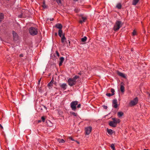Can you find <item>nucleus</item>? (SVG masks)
<instances>
[{"instance_id": "1", "label": "nucleus", "mask_w": 150, "mask_h": 150, "mask_svg": "<svg viewBox=\"0 0 150 150\" xmlns=\"http://www.w3.org/2000/svg\"><path fill=\"white\" fill-rule=\"evenodd\" d=\"M122 24L121 21H117L114 26V30L115 31H117L122 26Z\"/></svg>"}, {"instance_id": "2", "label": "nucleus", "mask_w": 150, "mask_h": 150, "mask_svg": "<svg viewBox=\"0 0 150 150\" xmlns=\"http://www.w3.org/2000/svg\"><path fill=\"white\" fill-rule=\"evenodd\" d=\"M30 34L33 36L37 35L38 32L37 29L33 27H31L29 30Z\"/></svg>"}, {"instance_id": "3", "label": "nucleus", "mask_w": 150, "mask_h": 150, "mask_svg": "<svg viewBox=\"0 0 150 150\" xmlns=\"http://www.w3.org/2000/svg\"><path fill=\"white\" fill-rule=\"evenodd\" d=\"M78 102L76 101H73L70 104L71 108L73 110L75 111L76 110V105H78Z\"/></svg>"}, {"instance_id": "4", "label": "nucleus", "mask_w": 150, "mask_h": 150, "mask_svg": "<svg viewBox=\"0 0 150 150\" xmlns=\"http://www.w3.org/2000/svg\"><path fill=\"white\" fill-rule=\"evenodd\" d=\"M138 98H135L133 100L130 101L129 103V105L130 106H132L136 105L138 103Z\"/></svg>"}, {"instance_id": "5", "label": "nucleus", "mask_w": 150, "mask_h": 150, "mask_svg": "<svg viewBox=\"0 0 150 150\" xmlns=\"http://www.w3.org/2000/svg\"><path fill=\"white\" fill-rule=\"evenodd\" d=\"M68 83L69 86H72L76 83V81L73 78H69L68 80Z\"/></svg>"}, {"instance_id": "6", "label": "nucleus", "mask_w": 150, "mask_h": 150, "mask_svg": "<svg viewBox=\"0 0 150 150\" xmlns=\"http://www.w3.org/2000/svg\"><path fill=\"white\" fill-rule=\"evenodd\" d=\"M92 127L91 126H89L85 128V132L86 135H88L91 132Z\"/></svg>"}, {"instance_id": "7", "label": "nucleus", "mask_w": 150, "mask_h": 150, "mask_svg": "<svg viewBox=\"0 0 150 150\" xmlns=\"http://www.w3.org/2000/svg\"><path fill=\"white\" fill-rule=\"evenodd\" d=\"M112 106L115 108H117L118 107L117 101L116 99H114L113 100Z\"/></svg>"}, {"instance_id": "8", "label": "nucleus", "mask_w": 150, "mask_h": 150, "mask_svg": "<svg viewBox=\"0 0 150 150\" xmlns=\"http://www.w3.org/2000/svg\"><path fill=\"white\" fill-rule=\"evenodd\" d=\"M13 39L14 40H16L18 39V34L14 31H13Z\"/></svg>"}, {"instance_id": "9", "label": "nucleus", "mask_w": 150, "mask_h": 150, "mask_svg": "<svg viewBox=\"0 0 150 150\" xmlns=\"http://www.w3.org/2000/svg\"><path fill=\"white\" fill-rule=\"evenodd\" d=\"M117 74L120 76L124 78H126V76L124 73H122L119 71H118L117 72Z\"/></svg>"}, {"instance_id": "10", "label": "nucleus", "mask_w": 150, "mask_h": 150, "mask_svg": "<svg viewBox=\"0 0 150 150\" xmlns=\"http://www.w3.org/2000/svg\"><path fill=\"white\" fill-rule=\"evenodd\" d=\"M112 119L115 123H116V125L117 123H119L120 122V120L118 118H112Z\"/></svg>"}, {"instance_id": "11", "label": "nucleus", "mask_w": 150, "mask_h": 150, "mask_svg": "<svg viewBox=\"0 0 150 150\" xmlns=\"http://www.w3.org/2000/svg\"><path fill=\"white\" fill-rule=\"evenodd\" d=\"M124 84L123 83H121L120 84V91L122 93H124L125 90H124Z\"/></svg>"}, {"instance_id": "12", "label": "nucleus", "mask_w": 150, "mask_h": 150, "mask_svg": "<svg viewBox=\"0 0 150 150\" xmlns=\"http://www.w3.org/2000/svg\"><path fill=\"white\" fill-rule=\"evenodd\" d=\"M109 125L110 126L113 127H115L117 126V125L116 124V123H115L113 121L110 122L109 123Z\"/></svg>"}, {"instance_id": "13", "label": "nucleus", "mask_w": 150, "mask_h": 150, "mask_svg": "<svg viewBox=\"0 0 150 150\" xmlns=\"http://www.w3.org/2000/svg\"><path fill=\"white\" fill-rule=\"evenodd\" d=\"M55 27L59 29V30H61L62 28V25L61 24L58 23L56 25Z\"/></svg>"}, {"instance_id": "14", "label": "nucleus", "mask_w": 150, "mask_h": 150, "mask_svg": "<svg viewBox=\"0 0 150 150\" xmlns=\"http://www.w3.org/2000/svg\"><path fill=\"white\" fill-rule=\"evenodd\" d=\"M86 19V17L82 16L81 17V19L80 20H79V22L80 23H82L83 22H85Z\"/></svg>"}, {"instance_id": "15", "label": "nucleus", "mask_w": 150, "mask_h": 150, "mask_svg": "<svg viewBox=\"0 0 150 150\" xmlns=\"http://www.w3.org/2000/svg\"><path fill=\"white\" fill-rule=\"evenodd\" d=\"M117 115L118 117L120 118L123 115L124 113L122 112H117Z\"/></svg>"}, {"instance_id": "16", "label": "nucleus", "mask_w": 150, "mask_h": 150, "mask_svg": "<svg viewBox=\"0 0 150 150\" xmlns=\"http://www.w3.org/2000/svg\"><path fill=\"white\" fill-rule=\"evenodd\" d=\"M67 84L66 83H63L61 85L60 87L64 90H65L66 88Z\"/></svg>"}, {"instance_id": "17", "label": "nucleus", "mask_w": 150, "mask_h": 150, "mask_svg": "<svg viewBox=\"0 0 150 150\" xmlns=\"http://www.w3.org/2000/svg\"><path fill=\"white\" fill-rule=\"evenodd\" d=\"M63 0H56V1L58 4L60 6L62 5V2L63 1Z\"/></svg>"}, {"instance_id": "18", "label": "nucleus", "mask_w": 150, "mask_h": 150, "mask_svg": "<svg viewBox=\"0 0 150 150\" xmlns=\"http://www.w3.org/2000/svg\"><path fill=\"white\" fill-rule=\"evenodd\" d=\"M4 18V15L2 13H0V23Z\"/></svg>"}, {"instance_id": "19", "label": "nucleus", "mask_w": 150, "mask_h": 150, "mask_svg": "<svg viewBox=\"0 0 150 150\" xmlns=\"http://www.w3.org/2000/svg\"><path fill=\"white\" fill-rule=\"evenodd\" d=\"M139 0H133L132 4L134 5H136L139 1Z\"/></svg>"}, {"instance_id": "20", "label": "nucleus", "mask_w": 150, "mask_h": 150, "mask_svg": "<svg viewBox=\"0 0 150 150\" xmlns=\"http://www.w3.org/2000/svg\"><path fill=\"white\" fill-rule=\"evenodd\" d=\"M66 40V38L64 35H63L62 37V38L61 41V42L64 43Z\"/></svg>"}, {"instance_id": "21", "label": "nucleus", "mask_w": 150, "mask_h": 150, "mask_svg": "<svg viewBox=\"0 0 150 150\" xmlns=\"http://www.w3.org/2000/svg\"><path fill=\"white\" fill-rule=\"evenodd\" d=\"M57 141L60 143H64L65 142V141L62 139H58Z\"/></svg>"}, {"instance_id": "22", "label": "nucleus", "mask_w": 150, "mask_h": 150, "mask_svg": "<svg viewBox=\"0 0 150 150\" xmlns=\"http://www.w3.org/2000/svg\"><path fill=\"white\" fill-rule=\"evenodd\" d=\"M107 132L110 134H112L113 133V130L111 129H108Z\"/></svg>"}, {"instance_id": "23", "label": "nucleus", "mask_w": 150, "mask_h": 150, "mask_svg": "<svg viewBox=\"0 0 150 150\" xmlns=\"http://www.w3.org/2000/svg\"><path fill=\"white\" fill-rule=\"evenodd\" d=\"M62 30H59L58 31V35L60 37H62Z\"/></svg>"}, {"instance_id": "24", "label": "nucleus", "mask_w": 150, "mask_h": 150, "mask_svg": "<svg viewBox=\"0 0 150 150\" xmlns=\"http://www.w3.org/2000/svg\"><path fill=\"white\" fill-rule=\"evenodd\" d=\"M116 7L118 9H120L121 8L122 6L120 4L118 3Z\"/></svg>"}, {"instance_id": "25", "label": "nucleus", "mask_w": 150, "mask_h": 150, "mask_svg": "<svg viewBox=\"0 0 150 150\" xmlns=\"http://www.w3.org/2000/svg\"><path fill=\"white\" fill-rule=\"evenodd\" d=\"M87 39V37L86 36H85L83 38H81V40L82 42H84Z\"/></svg>"}, {"instance_id": "26", "label": "nucleus", "mask_w": 150, "mask_h": 150, "mask_svg": "<svg viewBox=\"0 0 150 150\" xmlns=\"http://www.w3.org/2000/svg\"><path fill=\"white\" fill-rule=\"evenodd\" d=\"M110 147L113 150H115V145L114 144H112L110 146Z\"/></svg>"}, {"instance_id": "27", "label": "nucleus", "mask_w": 150, "mask_h": 150, "mask_svg": "<svg viewBox=\"0 0 150 150\" xmlns=\"http://www.w3.org/2000/svg\"><path fill=\"white\" fill-rule=\"evenodd\" d=\"M60 62L63 63L64 60V57H62L60 58Z\"/></svg>"}, {"instance_id": "28", "label": "nucleus", "mask_w": 150, "mask_h": 150, "mask_svg": "<svg viewBox=\"0 0 150 150\" xmlns=\"http://www.w3.org/2000/svg\"><path fill=\"white\" fill-rule=\"evenodd\" d=\"M106 95L108 96H111L113 95V94H111L110 93H107L106 94Z\"/></svg>"}, {"instance_id": "29", "label": "nucleus", "mask_w": 150, "mask_h": 150, "mask_svg": "<svg viewBox=\"0 0 150 150\" xmlns=\"http://www.w3.org/2000/svg\"><path fill=\"white\" fill-rule=\"evenodd\" d=\"M132 35L133 36L135 35H137L136 31L135 30H134L132 33Z\"/></svg>"}, {"instance_id": "30", "label": "nucleus", "mask_w": 150, "mask_h": 150, "mask_svg": "<svg viewBox=\"0 0 150 150\" xmlns=\"http://www.w3.org/2000/svg\"><path fill=\"white\" fill-rule=\"evenodd\" d=\"M79 78V76H75L73 79H74V80H76V79Z\"/></svg>"}, {"instance_id": "31", "label": "nucleus", "mask_w": 150, "mask_h": 150, "mask_svg": "<svg viewBox=\"0 0 150 150\" xmlns=\"http://www.w3.org/2000/svg\"><path fill=\"white\" fill-rule=\"evenodd\" d=\"M71 114L74 116H76L77 115V114L75 112H71Z\"/></svg>"}, {"instance_id": "32", "label": "nucleus", "mask_w": 150, "mask_h": 150, "mask_svg": "<svg viewBox=\"0 0 150 150\" xmlns=\"http://www.w3.org/2000/svg\"><path fill=\"white\" fill-rule=\"evenodd\" d=\"M111 92H112V94H113V95L114 94V92H115V90H114L112 88L111 90Z\"/></svg>"}, {"instance_id": "33", "label": "nucleus", "mask_w": 150, "mask_h": 150, "mask_svg": "<svg viewBox=\"0 0 150 150\" xmlns=\"http://www.w3.org/2000/svg\"><path fill=\"white\" fill-rule=\"evenodd\" d=\"M41 119H42V121L43 122H45V117L44 116H42L41 117Z\"/></svg>"}, {"instance_id": "34", "label": "nucleus", "mask_w": 150, "mask_h": 150, "mask_svg": "<svg viewBox=\"0 0 150 150\" xmlns=\"http://www.w3.org/2000/svg\"><path fill=\"white\" fill-rule=\"evenodd\" d=\"M52 85V83H51L50 82L48 84V86L49 87H51Z\"/></svg>"}, {"instance_id": "35", "label": "nucleus", "mask_w": 150, "mask_h": 150, "mask_svg": "<svg viewBox=\"0 0 150 150\" xmlns=\"http://www.w3.org/2000/svg\"><path fill=\"white\" fill-rule=\"evenodd\" d=\"M81 104H79L77 105V108H80L81 107Z\"/></svg>"}, {"instance_id": "36", "label": "nucleus", "mask_w": 150, "mask_h": 150, "mask_svg": "<svg viewBox=\"0 0 150 150\" xmlns=\"http://www.w3.org/2000/svg\"><path fill=\"white\" fill-rule=\"evenodd\" d=\"M53 81H54L53 78H52L51 81L50 82L51 83L53 84Z\"/></svg>"}, {"instance_id": "37", "label": "nucleus", "mask_w": 150, "mask_h": 150, "mask_svg": "<svg viewBox=\"0 0 150 150\" xmlns=\"http://www.w3.org/2000/svg\"><path fill=\"white\" fill-rule=\"evenodd\" d=\"M69 139H71V140L73 141L74 140L71 137H69Z\"/></svg>"}, {"instance_id": "38", "label": "nucleus", "mask_w": 150, "mask_h": 150, "mask_svg": "<svg viewBox=\"0 0 150 150\" xmlns=\"http://www.w3.org/2000/svg\"><path fill=\"white\" fill-rule=\"evenodd\" d=\"M56 54H57V55L58 57L59 56V53L57 51L56 52Z\"/></svg>"}, {"instance_id": "39", "label": "nucleus", "mask_w": 150, "mask_h": 150, "mask_svg": "<svg viewBox=\"0 0 150 150\" xmlns=\"http://www.w3.org/2000/svg\"><path fill=\"white\" fill-rule=\"evenodd\" d=\"M62 63H62V62H60L59 63V66H61L62 65Z\"/></svg>"}, {"instance_id": "40", "label": "nucleus", "mask_w": 150, "mask_h": 150, "mask_svg": "<svg viewBox=\"0 0 150 150\" xmlns=\"http://www.w3.org/2000/svg\"><path fill=\"white\" fill-rule=\"evenodd\" d=\"M103 108L105 109H106L107 108V107L106 106L104 105Z\"/></svg>"}, {"instance_id": "41", "label": "nucleus", "mask_w": 150, "mask_h": 150, "mask_svg": "<svg viewBox=\"0 0 150 150\" xmlns=\"http://www.w3.org/2000/svg\"><path fill=\"white\" fill-rule=\"evenodd\" d=\"M54 20V19L53 18H51L50 19V21H53Z\"/></svg>"}, {"instance_id": "42", "label": "nucleus", "mask_w": 150, "mask_h": 150, "mask_svg": "<svg viewBox=\"0 0 150 150\" xmlns=\"http://www.w3.org/2000/svg\"><path fill=\"white\" fill-rule=\"evenodd\" d=\"M0 127L2 129H3V127H2V126L0 124Z\"/></svg>"}, {"instance_id": "43", "label": "nucleus", "mask_w": 150, "mask_h": 150, "mask_svg": "<svg viewBox=\"0 0 150 150\" xmlns=\"http://www.w3.org/2000/svg\"><path fill=\"white\" fill-rule=\"evenodd\" d=\"M20 57H23V54H20Z\"/></svg>"}, {"instance_id": "44", "label": "nucleus", "mask_w": 150, "mask_h": 150, "mask_svg": "<svg viewBox=\"0 0 150 150\" xmlns=\"http://www.w3.org/2000/svg\"><path fill=\"white\" fill-rule=\"evenodd\" d=\"M75 11L76 12H78V11L77 10H76V9L75 10Z\"/></svg>"}, {"instance_id": "45", "label": "nucleus", "mask_w": 150, "mask_h": 150, "mask_svg": "<svg viewBox=\"0 0 150 150\" xmlns=\"http://www.w3.org/2000/svg\"><path fill=\"white\" fill-rule=\"evenodd\" d=\"M41 122V120H39L38 121V123H39V122Z\"/></svg>"}, {"instance_id": "46", "label": "nucleus", "mask_w": 150, "mask_h": 150, "mask_svg": "<svg viewBox=\"0 0 150 150\" xmlns=\"http://www.w3.org/2000/svg\"><path fill=\"white\" fill-rule=\"evenodd\" d=\"M144 150H147V149H144Z\"/></svg>"}, {"instance_id": "47", "label": "nucleus", "mask_w": 150, "mask_h": 150, "mask_svg": "<svg viewBox=\"0 0 150 150\" xmlns=\"http://www.w3.org/2000/svg\"><path fill=\"white\" fill-rule=\"evenodd\" d=\"M44 107H45V108H46L44 106Z\"/></svg>"}, {"instance_id": "48", "label": "nucleus", "mask_w": 150, "mask_h": 150, "mask_svg": "<svg viewBox=\"0 0 150 150\" xmlns=\"http://www.w3.org/2000/svg\"><path fill=\"white\" fill-rule=\"evenodd\" d=\"M44 107H45V108H46L44 106Z\"/></svg>"}]
</instances>
